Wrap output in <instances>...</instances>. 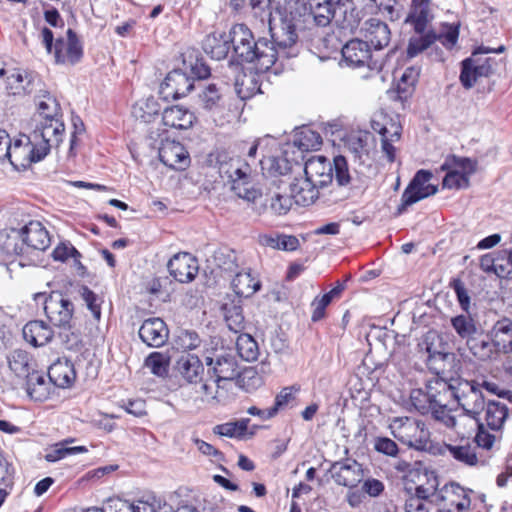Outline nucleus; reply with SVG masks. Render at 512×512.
<instances>
[{
    "mask_svg": "<svg viewBox=\"0 0 512 512\" xmlns=\"http://www.w3.org/2000/svg\"><path fill=\"white\" fill-rule=\"evenodd\" d=\"M170 275L180 283L191 282L198 274V261L190 253L175 254L167 264Z\"/></svg>",
    "mask_w": 512,
    "mask_h": 512,
    "instance_id": "nucleus-18",
    "label": "nucleus"
},
{
    "mask_svg": "<svg viewBox=\"0 0 512 512\" xmlns=\"http://www.w3.org/2000/svg\"><path fill=\"white\" fill-rule=\"evenodd\" d=\"M194 120V114L179 105L167 107L162 113L163 124L170 128L188 129L193 125Z\"/></svg>",
    "mask_w": 512,
    "mask_h": 512,
    "instance_id": "nucleus-33",
    "label": "nucleus"
},
{
    "mask_svg": "<svg viewBox=\"0 0 512 512\" xmlns=\"http://www.w3.org/2000/svg\"><path fill=\"white\" fill-rule=\"evenodd\" d=\"M332 471L334 481L341 486L355 487L362 479L361 466L355 460L335 462Z\"/></svg>",
    "mask_w": 512,
    "mask_h": 512,
    "instance_id": "nucleus-27",
    "label": "nucleus"
},
{
    "mask_svg": "<svg viewBox=\"0 0 512 512\" xmlns=\"http://www.w3.org/2000/svg\"><path fill=\"white\" fill-rule=\"evenodd\" d=\"M319 187L320 186L318 184L310 181V179L306 176L295 178L294 181L290 184V197L296 204L308 206L313 204L318 198Z\"/></svg>",
    "mask_w": 512,
    "mask_h": 512,
    "instance_id": "nucleus-29",
    "label": "nucleus"
},
{
    "mask_svg": "<svg viewBox=\"0 0 512 512\" xmlns=\"http://www.w3.org/2000/svg\"><path fill=\"white\" fill-rule=\"evenodd\" d=\"M251 165L244 169L228 183L236 196L248 202H255L260 196V190L256 189L252 183Z\"/></svg>",
    "mask_w": 512,
    "mask_h": 512,
    "instance_id": "nucleus-30",
    "label": "nucleus"
},
{
    "mask_svg": "<svg viewBox=\"0 0 512 512\" xmlns=\"http://www.w3.org/2000/svg\"><path fill=\"white\" fill-rule=\"evenodd\" d=\"M194 88V79L180 69L167 74L160 85V94L164 99H179L186 96Z\"/></svg>",
    "mask_w": 512,
    "mask_h": 512,
    "instance_id": "nucleus-17",
    "label": "nucleus"
},
{
    "mask_svg": "<svg viewBox=\"0 0 512 512\" xmlns=\"http://www.w3.org/2000/svg\"><path fill=\"white\" fill-rule=\"evenodd\" d=\"M66 443H68V441L56 444L54 448L45 455V459L48 462H56L67 455L87 452L85 446L67 447Z\"/></svg>",
    "mask_w": 512,
    "mask_h": 512,
    "instance_id": "nucleus-59",
    "label": "nucleus"
},
{
    "mask_svg": "<svg viewBox=\"0 0 512 512\" xmlns=\"http://www.w3.org/2000/svg\"><path fill=\"white\" fill-rule=\"evenodd\" d=\"M392 435L407 446L426 450L430 440V432L422 421L409 418L397 417L390 424Z\"/></svg>",
    "mask_w": 512,
    "mask_h": 512,
    "instance_id": "nucleus-10",
    "label": "nucleus"
},
{
    "mask_svg": "<svg viewBox=\"0 0 512 512\" xmlns=\"http://www.w3.org/2000/svg\"><path fill=\"white\" fill-rule=\"evenodd\" d=\"M471 354L480 361L496 360L502 354L498 351L496 344L490 338L489 333L486 335L479 331L475 336L466 343Z\"/></svg>",
    "mask_w": 512,
    "mask_h": 512,
    "instance_id": "nucleus-25",
    "label": "nucleus"
},
{
    "mask_svg": "<svg viewBox=\"0 0 512 512\" xmlns=\"http://www.w3.org/2000/svg\"><path fill=\"white\" fill-rule=\"evenodd\" d=\"M250 2L252 16L259 19L262 24L268 23L272 41L283 53L284 58L296 55L294 46L298 41V34L295 33L296 16L293 15L291 4L277 2L273 8L272 2Z\"/></svg>",
    "mask_w": 512,
    "mask_h": 512,
    "instance_id": "nucleus-1",
    "label": "nucleus"
},
{
    "mask_svg": "<svg viewBox=\"0 0 512 512\" xmlns=\"http://www.w3.org/2000/svg\"><path fill=\"white\" fill-rule=\"evenodd\" d=\"M27 395L34 401L43 402L49 398L51 392V382L35 371L26 378Z\"/></svg>",
    "mask_w": 512,
    "mask_h": 512,
    "instance_id": "nucleus-39",
    "label": "nucleus"
},
{
    "mask_svg": "<svg viewBox=\"0 0 512 512\" xmlns=\"http://www.w3.org/2000/svg\"><path fill=\"white\" fill-rule=\"evenodd\" d=\"M262 173L268 176L285 175L291 170V163L283 157H265L259 161Z\"/></svg>",
    "mask_w": 512,
    "mask_h": 512,
    "instance_id": "nucleus-50",
    "label": "nucleus"
},
{
    "mask_svg": "<svg viewBox=\"0 0 512 512\" xmlns=\"http://www.w3.org/2000/svg\"><path fill=\"white\" fill-rule=\"evenodd\" d=\"M451 325L457 335L461 339L465 340V343L479 332L474 319L468 314H461L452 317Z\"/></svg>",
    "mask_w": 512,
    "mask_h": 512,
    "instance_id": "nucleus-47",
    "label": "nucleus"
},
{
    "mask_svg": "<svg viewBox=\"0 0 512 512\" xmlns=\"http://www.w3.org/2000/svg\"><path fill=\"white\" fill-rule=\"evenodd\" d=\"M490 338L496 344L498 351L508 354L512 351V320L499 319L488 331Z\"/></svg>",
    "mask_w": 512,
    "mask_h": 512,
    "instance_id": "nucleus-31",
    "label": "nucleus"
},
{
    "mask_svg": "<svg viewBox=\"0 0 512 512\" xmlns=\"http://www.w3.org/2000/svg\"><path fill=\"white\" fill-rule=\"evenodd\" d=\"M208 367L207 374L213 378V383L218 388H226L239 375L235 357L229 354L216 355L215 357H206Z\"/></svg>",
    "mask_w": 512,
    "mask_h": 512,
    "instance_id": "nucleus-15",
    "label": "nucleus"
},
{
    "mask_svg": "<svg viewBox=\"0 0 512 512\" xmlns=\"http://www.w3.org/2000/svg\"><path fill=\"white\" fill-rule=\"evenodd\" d=\"M145 366L154 375L164 377L168 373L169 358L163 353L153 352L146 358Z\"/></svg>",
    "mask_w": 512,
    "mask_h": 512,
    "instance_id": "nucleus-57",
    "label": "nucleus"
},
{
    "mask_svg": "<svg viewBox=\"0 0 512 512\" xmlns=\"http://www.w3.org/2000/svg\"><path fill=\"white\" fill-rule=\"evenodd\" d=\"M202 45L205 53L212 59L222 60L230 51L229 34L215 31L205 37Z\"/></svg>",
    "mask_w": 512,
    "mask_h": 512,
    "instance_id": "nucleus-35",
    "label": "nucleus"
},
{
    "mask_svg": "<svg viewBox=\"0 0 512 512\" xmlns=\"http://www.w3.org/2000/svg\"><path fill=\"white\" fill-rule=\"evenodd\" d=\"M402 127L395 121H390V127H383L379 130L381 136V149L389 162H394L396 159L395 142H398L401 137Z\"/></svg>",
    "mask_w": 512,
    "mask_h": 512,
    "instance_id": "nucleus-36",
    "label": "nucleus"
},
{
    "mask_svg": "<svg viewBox=\"0 0 512 512\" xmlns=\"http://www.w3.org/2000/svg\"><path fill=\"white\" fill-rule=\"evenodd\" d=\"M138 334L146 345L158 348L167 342L169 331L162 319L149 318L142 323Z\"/></svg>",
    "mask_w": 512,
    "mask_h": 512,
    "instance_id": "nucleus-21",
    "label": "nucleus"
},
{
    "mask_svg": "<svg viewBox=\"0 0 512 512\" xmlns=\"http://www.w3.org/2000/svg\"><path fill=\"white\" fill-rule=\"evenodd\" d=\"M428 2H412L404 22L413 27L417 36L410 38L407 47V56L413 58L421 52L432 48L437 40L436 32L428 29L433 15Z\"/></svg>",
    "mask_w": 512,
    "mask_h": 512,
    "instance_id": "nucleus-5",
    "label": "nucleus"
},
{
    "mask_svg": "<svg viewBox=\"0 0 512 512\" xmlns=\"http://www.w3.org/2000/svg\"><path fill=\"white\" fill-rule=\"evenodd\" d=\"M160 106L154 97H149L137 101L132 106V115L135 119L140 120L144 123L152 121L155 115L158 114Z\"/></svg>",
    "mask_w": 512,
    "mask_h": 512,
    "instance_id": "nucleus-44",
    "label": "nucleus"
},
{
    "mask_svg": "<svg viewBox=\"0 0 512 512\" xmlns=\"http://www.w3.org/2000/svg\"><path fill=\"white\" fill-rule=\"evenodd\" d=\"M432 503L444 508H454L456 512H463L470 506V499L464 488L451 483L432 493Z\"/></svg>",
    "mask_w": 512,
    "mask_h": 512,
    "instance_id": "nucleus-16",
    "label": "nucleus"
},
{
    "mask_svg": "<svg viewBox=\"0 0 512 512\" xmlns=\"http://www.w3.org/2000/svg\"><path fill=\"white\" fill-rule=\"evenodd\" d=\"M237 94L241 99H248L254 95L261 93V86L259 84L256 74L243 73L238 76L235 83Z\"/></svg>",
    "mask_w": 512,
    "mask_h": 512,
    "instance_id": "nucleus-45",
    "label": "nucleus"
},
{
    "mask_svg": "<svg viewBox=\"0 0 512 512\" xmlns=\"http://www.w3.org/2000/svg\"><path fill=\"white\" fill-rule=\"evenodd\" d=\"M294 386L283 388L275 398V403L271 407L270 415H276L277 412L285 407L292 399H294V391H298Z\"/></svg>",
    "mask_w": 512,
    "mask_h": 512,
    "instance_id": "nucleus-64",
    "label": "nucleus"
},
{
    "mask_svg": "<svg viewBox=\"0 0 512 512\" xmlns=\"http://www.w3.org/2000/svg\"><path fill=\"white\" fill-rule=\"evenodd\" d=\"M448 427L452 428L460 437H470L479 427L482 418L471 413L463 411L458 415L445 414L439 419Z\"/></svg>",
    "mask_w": 512,
    "mask_h": 512,
    "instance_id": "nucleus-23",
    "label": "nucleus"
},
{
    "mask_svg": "<svg viewBox=\"0 0 512 512\" xmlns=\"http://www.w3.org/2000/svg\"><path fill=\"white\" fill-rule=\"evenodd\" d=\"M448 383V403L454 399L463 411L480 417L487 402L476 383L462 379H450Z\"/></svg>",
    "mask_w": 512,
    "mask_h": 512,
    "instance_id": "nucleus-11",
    "label": "nucleus"
},
{
    "mask_svg": "<svg viewBox=\"0 0 512 512\" xmlns=\"http://www.w3.org/2000/svg\"><path fill=\"white\" fill-rule=\"evenodd\" d=\"M293 143L301 151L317 150L322 144V138L318 132L303 127L295 134Z\"/></svg>",
    "mask_w": 512,
    "mask_h": 512,
    "instance_id": "nucleus-46",
    "label": "nucleus"
},
{
    "mask_svg": "<svg viewBox=\"0 0 512 512\" xmlns=\"http://www.w3.org/2000/svg\"><path fill=\"white\" fill-rule=\"evenodd\" d=\"M342 56L347 65L351 67L367 66L370 69L377 67V62L373 61L371 57L369 45L359 39L347 42L342 48Z\"/></svg>",
    "mask_w": 512,
    "mask_h": 512,
    "instance_id": "nucleus-19",
    "label": "nucleus"
},
{
    "mask_svg": "<svg viewBox=\"0 0 512 512\" xmlns=\"http://www.w3.org/2000/svg\"><path fill=\"white\" fill-rule=\"evenodd\" d=\"M49 381L60 388L68 387L75 378L73 365L68 360H57L48 369Z\"/></svg>",
    "mask_w": 512,
    "mask_h": 512,
    "instance_id": "nucleus-37",
    "label": "nucleus"
},
{
    "mask_svg": "<svg viewBox=\"0 0 512 512\" xmlns=\"http://www.w3.org/2000/svg\"><path fill=\"white\" fill-rule=\"evenodd\" d=\"M304 174L310 181L323 187L333 179V166L326 157L314 156L305 162Z\"/></svg>",
    "mask_w": 512,
    "mask_h": 512,
    "instance_id": "nucleus-22",
    "label": "nucleus"
},
{
    "mask_svg": "<svg viewBox=\"0 0 512 512\" xmlns=\"http://www.w3.org/2000/svg\"><path fill=\"white\" fill-rule=\"evenodd\" d=\"M267 244L273 248L293 251L296 250L299 245V240L292 235H282L277 238H269Z\"/></svg>",
    "mask_w": 512,
    "mask_h": 512,
    "instance_id": "nucleus-62",
    "label": "nucleus"
},
{
    "mask_svg": "<svg viewBox=\"0 0 512 512\" xmlns=\"http://www.w3.org/2000/svg\"><path fill=\"white\" fill-rule=\"evenodd\" d=\"M52 329L41 320L28 322L23 327L24 339L35 347H41L49 343L53 338Z\"/></svg>",
    "mask_w": 512,
    "mask_h": 512,
    "instance_id": "nucleus-34",
    "label": "nucleus"
},
{
    "mask_svg": "<svg viewBox=\"0 0 512 512\" xmlns=\"http://www.w3.org/2000/svg\"><path fill=\"white\" fill-rule=\"evenodd\" d=\"M222 309L228 328L234 333H241L245 329V321L241 306L230 303L224 304Z\"/></svg>",
    "mask_w": 512,
    "mask_h": 512,
    "instance_id": "nucleus-51",
    "label": "nucleus"
},
{
    "mask_svg": "<svg viewBox=\"0 0 512 512\" xmlns=\"http://www.w3.org/2000/svg\"><path fill=\"white\" fill-rule=\"evenodd\" d=\"M421 351L427 353V357H440L447 354L446 345L441 335L435 330H429L418 344Z\"/></svg>",
    "mask_w": 512,
    "mask_h": 512,
    "instance_id": "nucleus-43",
    "label": "nucleus"
},
{
    "mask_svg": "<svg viewBox=\"0 0 512 512\" xmlns=\"http://www.w3.org/2000/svg\"><path fill=\"white\" fill-rule=\"evenodd\" d=\"M38 96V112L43 120L60 119V105L57 100L50 95L47 91L40 90Z\"/></svg>",
    "mask_w": 512,
    "mask_h": 512,
    "instance_id": "nucleus-49",
    "label": "nucleus"
},
{
    "mask_svg": "<svg viewBox=\"0 0 512 512\" xmlns=\"http://www.w3.org/2000/svg\"><path fill=\"white\" fill-rule=\"evenodd\" d=\"M7 363L10 371L18 378H28L34 373L35 365L29 352L16 349L7 356Z\"/></svg>",
    "mask_w": 512,
    "mask_h": 512,
    "instance_id": "nucleus-32",
    "label": "nucleus"
},
{
    "mask_svg": "<svg viewBox=\"0 0 512 512\" xmlns=\"http://www.w3.org/2000/svg\"><path fill=\"white\" fill-rule=\"evenodd\" d=\"M353 3L354 2H345V4H339L337 6L340 21L336 23L343 28L351 30L356 28L361 20L360 12L352 7Z\"/></svg>",
    "mask_w": 512,
    "mask_h": 512,
    "instance_id": "nucleus-55",
    "label": "nucleus"
},
{
    "mask_svg": "<svg viewBox=\"0 0 512 512\" xmlns=\"http://www.w3.org/2000/svg\"><path fill=\"white\" fill-rule=\"evenodd\" d=\"M231 287L237 296L247 298L260 289L261 283L252 276L250 270H244L235 274L231 281Z\"/></svg>",
    "mask_w": 512,
    "mask_h": 512,
    "instance_id": "nucleus-38",
    "label": "nucleus"
},
{
    "mask_svg": "<svg viewBox=\"0 0 512 512\" xmlns=\"http://www.w3.org/2000/svg\"><path fill=\"white\" fill-rule=\"evenodd\" d=\"M34 300L43 302L45 315L49 321L58 327H70L73 317V303L60 292H51L48 296L45 293H36Z\"/></svg>",
    "mask_w": 512,
    "mask_h": 512,
    "instance_id": "nucleus-13",
    "label": "nucleus"
},
{
    "mask_svg": "<svg viewBox=\"0 0 512 512\" xmlns=\"http://www.w3.org/2000/svg\"><path fill=\"white\" fill-rule=\"evenodd\" d=\"M218 170L222 178H226L229 182L232 178L237 176L244 169L250 166V163L244 161L240 157H229L227 154H219L218 157Z\"/></svg>",
    "mask_w": 512,
    "mask_h": 512,
    "instance_id": "nucleus-40",
    "label": "nucleus"
},
{
    "mask_svg": "<svg viewBox=\"0 0 512 512\" xmlns=\"http://www.w3.org/2000/svg\"><path fill=\"white\" fill-rule=\"evenodd\" d=\"M291 4L293 15L296 16L297 25H295V33L310 23L317 26L325 27L332 20L339 22L338 8L339 4L345 2H316L315 6L309 5L307 2H285Z\"/></svg>",
    "mask_w": 512,
    "mask_h": 512,
    "instance_id": "nucleus-7",
    "label": "nucleus"
},
{
    "mask_svg": "<svg viewBox=\"0 0 512 512\" xmlns=\"http://www.w3.org/2000/svg\"><path fill=\"white\" fill-rule=\"evenodd\" d=\"M454 361L455 355L453 353L443 354L440 357L432 356L426 358L427 366L436 375L435 378L443 377L446 380V365L451 366Z\"/></svg>",
    "mask_w": 512,
    "mask_h": 512,
    "instance_id": "nucleus-56",
    "label": "nucleus"
},
{
    "mask_svg": "<svg viewBox=\"0 0 512 512\" xmlns=\"http://www.w3.org/2000/svg\"><path fill=\"white\" fill-rule=\"evenodd\" d=\"M333 176L340 186H345L350 183L351 176L348 170L347 160L343 156H337L334 158L333 163Z\"/></svg>",
    "mask_w": 512,
    "mask_h": 512,
    "instance_id": "nucleus-60",
    "label": "nucleus"
},
{
    "mask_svg": "<svg viewBox=\"0 0 512 512\" xmlns=\"http://www.w3.org/2000/svg\"><path fill=\"white\" fill-rule=\"evenodd\" d=\"M6 90L11 95H27L33 92L40 81L37 77L21 69H12L6 77Z\"/></svg>",
    "mask_w": 512,
    "mask_h": 512,
    "instance_id": "nucleus-24",
    "label": "nucleus"
},
{
    "mask_svg": "<svg viewBox=\"0 0 512 512\" xmlns=\"http://www.w3.org/2000/svg\"><path fill=\"white\" fill-rule=\"evenodd\" d=\"M229 38L234 55L241 61L255 63L259 72H266L278 57H283L273 41L264 38L254 41L252 32L244 24L234 25L229 32Z\"/></svg>",
    "mask_w": 512,
    "mask_h": 512,
    "instance_id": "nucleus-2",
    "label": "nucleus"
},
{
    "mask_svg": "<svg viewBox=\"0 0 512 512\" xmlns=\"http://www.w3.org/2000/svg\"><path fill=\"white\" fill-rule=\"evenodd\" d=\"M346 146L353 158L355 171L365 177L374 173L375 138L369 132L351 133L346 140Z\"/></svg>",
    "mask_w": 512,
    "mask_h": 512,
    "instance_id": "nucleus-8",
    "label": "nucleus"
},
{
    "mask_svg": "<svg viewBox=\"0 0 512 512\" xmlns=\"http://www.w3.org/2000/svg\"><path fill=\"white\" fill-rule=\"evenodd\" d=\"M442 186L448 189L467 188L469 186V178L467 175L451 168L445 175Z\"/></svg>",
    "mask_w": 512,
    "mask_h": 512,
    "instance_id": "nucleus-61",
    "label": "nucleus"
},
{
    "mask_svg": "<svg viewBox=\"0 0 512 512\" xmlns=\"http://www.w3.org/2000/svg\"><path fill=\"white\" fill-rule=\"evenodd\" d=\"M249 422V418H242L234 422L219 424L213 428V432L220 436L243 438L248 429Z\"/></svg>",
    "mask_w": 512,
    "mask_h": 512,
    "instance_id": "nucleus-52",
    "label": "nucleus"
},
{
    "mask_svg": "<svg viewBox=\"0 0 512 512\" xmlns=\"http://www.w3.org/2000/svg\"><path fill=\"white\" fill-rule=\"evenodd\" d=\"M221 99L219 88L215 84H208L198 95V105L207 111L215 110L220 106Z\"/></svg>",
    "mask_w": 512,
    "mask_h": 512,
    "instance_id": "nucleus-54",
    "label": "nucleus"
},
{
    "mask_svg": "<svg viewBox=\"0 0 512 512\" xmlns=\"http://www.w3.org/2000/svg\"><path fill=\"white\" fill-rule=\"evenodd\" d=\"M175 369L188 383L196 384L202 381L204 366L198 356L183 353L176 361Z\"/></svg>",
    "mask_w": 512,
    "mask_h": 512,
    "instance_id": "nucleus-26",
    "label": "nucleus"
},
{
    "mask_svg": "<svg viewBox=\"0 0 512 512\" xmlns=\"http://www.w3.org/2000/svg\"><path fill=\"white\" fill-rule=\"evenodd\" d=\"M236 348L239 356L245 361L250 362L258 358V344L250 334L241 333L237 337Z\"/></svg>",
    "mask_w": 512,
    "mask_h": 512,
    "instance_id": "nucleus-53",
    "label": "nucleus"
},
{
    "mask_svg": "<svg viewBox=\"0 0 512 512\" xmlns=\"http://www.w3.org/2000/svg\"><path fill=\"white\" fill-rule=\"evenodd\" d=\"M0 246L8 255H25L30 250L44 251L50 246L49 233L43 224L31 220L22 227L0 232Z\"/></svg>",
    "mask_w": 512,
    "mask_h": 512,
    "instance_id": "nucleus-3",
    "label": "nucleus"
},
{
    "mask_svg": "<svg viewBox=\"0 0 512 512\" xmlns=\"http://www.w3.org/2000/svg\"><path fill=\"white\" fill-rule=\"evenodd\" d=\"M293 200L288 195L274 193L265 199V203L257 208L259 214L271 212L274 215H285L292 207Z\"/></svg>",
    "mask_w": 512,
    "mask_h": 512,
    "instance_id": "nucleus-42",
    "label": "nucleus"
},
{
    "mask_svg": "<svg viewBox=\"0 0 512 512\" xmlns=\"http://www.w3.org/2000/svg\"><path fill=\"white\" fill-rule=\"evenodd\" d=\"M79 295L85 302L86 307L91 311L94 319L99 321L101 318V304L103 303V299L87 286H82L79 289Z\"/></svg>",
    "mask_w": 512,
    "mask_h": 512,
    "instance_id": "nucleus-58",
    "label": "nucleus"
},
{
    "mask_svg": "<svg viewBox=\"0 0 512 512\" xmlns=\"http://www.w3.org/2000/svg\"><path fill=\"white\" fill-rule=\"evenodd\" d=\"M505 51V46L501 45L497 49L486 47L477 48L469 58L462 61L460 81L464 88L470 89L482 78H488L495 74L500 66L499 61L494 57L484 56L485 54Z\"/></svg>",
    "mask_w": 512,
    "mask_h": 512,
    "instance_id": "nucleus-6",
    "label": "nucleus"
},
{
    "mask_svg": "<svg viewBox=\"0 0 512 512\" xmlns=\"http://www.w3.org/2000/svg\"><path fill=\"white\" fill-rule=\"evenodd\" d=\"M160 161L175 170H184L190 163L189 154L184 146L177 141L166 140L159 148Z\"/></svg>",
    "mask_w": 512,
    "mask_h": 512,
    "instance_id": "nucleus-20",
    "label": "nucleus"
},
{
    "mask_svg": "<svg viewBox=\"0 0 512 512\" xmlns=\"http://www.w3.org/2000/svg\"><path fill=\"white\" fill-rule=\"evenodd\" d=\"M483 412V420L491 430H499L508 415V410L505 404L492 400L487 401Z\"/></svg>",
    "mask_w": 512,
    "mask_h": 512,
    "instance_id": "nucleus-41",
    "label": "nucleus"
},
{
    "mask_svg": "<svg viewBox=\"0 0 512 512\" xmlns=\"http://www.w3.org/2000/svg\"><path fill=\"white\" fill-rule=\"evenodd\" d=\"M446 449L454 459L466 465L473 466L478 461L476 446L468 441H462L457 445H446Z\"/></svg>",
    "mask_w": 512,
    "mask_h": 512,
    "instance_id": "nucleus-48",
    "label": "nucleus"
},
{
    "mask_svg": "<svg viewBox=\"0 0 512 512\" xmlns=\"http://www.w3.org/2000/svg\"><path fill=\"white\" fill-rule=\"evenodd\" d=\"M374 449L390 457H396L399 452L396 442L388 437H377L374 442Z\"/></svg>",
    "mask_w": 512,
    "mask_h": 512,
    "instance_id": "nucleus-63",
    "label": "nucleus"
},
{
    "mask_svg": "<svg viewBox=\"0 0 512 512\" xmlns=\"http://www.w3.org/2000/svg\"><path fill=\"white\" fill-rule=\"evenodd\" d=\"M65 131L60 119L43 120L32 132L31 138H25L27 146L33 145L36 161L42 160L52 147H57L62 141Z\"/></svg>",
    "mask_w": 512,
    "mask_h": 512,
    "instance_id": "nucleus-9",
    "label": "nucleus"
},
{
    "mask_svg": "<svg viewBox=\"0 0 512 512\" xmlns=\"http://www.w3.org/2000/svg\"><path fill=\"white\" fill-rule=\"evenodd\" d=\"M449 383L443 377L433 378L424 388L413 389L410 392L411 407L422 415L432 413L435 419L445 414L448 406Z\"/></svg>",
    "mask_w": 512,
    "mask_h": 512,
    "instance_id": "nucleus-4",
    "label": "nucleus"
},
{
    "mask_svg": "<svg viewBox=\"0 0 512 512\" xmlns=\"http://www.w3.org/2000/svg\"><path fill=\"white\" fill-rule=\"evenodd\" d=\"M431 178L432 173L430 171L419 170L416 172L402 193L401 203L396 212L397 215L403 214L409 206L437 193V186L429 183Z\"/></svg>",
    "mask_w": 512,
    "mask_h": 512,
    "instance_id": "nucleus-14",
    "label": "nucleus"
},
{
    "mask_svg": "<svg viewBox=\"0 0 512 512\" xmlns=\"http://www.w3.org/2000/svg\"><path fill=\"white\" fill-rule=\"evenodd\" d=\"M41 39L48 53L54 52L57 63H76L82 56V46L76 34L68 29L67 40L58 38L53 45L54 36L50 29L44 27L41 31Z\"/></svg>",
    "mask_w": 512,
    "mask_h": 512,
    "instance_id": "nucleus-12",
    "label": "nucleus"
},
{
    "mask_svg": "<svg viewBox=\"0 0 512 512\" xmlns=\"http://www.w3.org/2000/svg\"><path fill=\"white\" fill-rule=\"evenodd\" d=\"M365 42L375 50L386 47L391 39V32L388 25L378 19H369L363 28Z\"/></svg>",
    "mask_w": 512,
    "mask_h": 512,
    "instance_id": "nucleus-28",
    "label": "nucleus"
}]
</instances>
